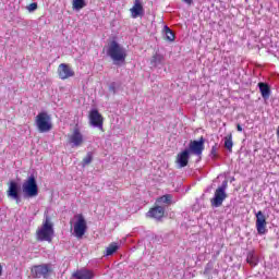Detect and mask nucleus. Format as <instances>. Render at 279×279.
Segmentation results:
<instances>
[{
  "instance_id": "39448f33",
  "label": "nucleus",
  "mask_w": 279,
  "mask_h": 279,
  "mask_svg": "<svg viewBox=\"0 0 279 279\" xmlns=\"http://www.w3.org/2000/svg\"><path fill=\"white\" fill-rule=\"evenodd\" d=\"M31 274L33 278H45L49 279V276L53 274V268L51 267V264H41L33 266L31 269Z\"/></svg>"
},
{
  "instance_id": "f257e3e1",
  "label": "nucleus",
  "mask_w": 279,
  "mask_h": 279,
  "mask_svg": "<svg viewBox=\"0 0 279 279\" xmlns=\"http://www.w3.org/2000/svg\"><path fill=\"white\" fill-rule=\"evenodd\" d=\"M107 56L111 58L113 64H116L117 66H121V64L125 63L128 52L125 51V48H123V46L117 43V40H112L111 43H109Z\"/></svg>"
},
{
  "instance_id": "aec40b11",
  "label": "nucleus",
  "mask_w": 279,
  "mask_h": 279,
  "mask_svg": "<svg viewBox=\"0 0 279 279\" xmlns=\"http://www.w3.org/2000/svg\"><path fill=\"white\" fill-rule=\"evenodd\" d=\"M163 34L165 39L169 40V43H173V40H175V33H173V31H171L167 25L163 26Z\"/></svg>"
},
{
  "instance_id": "423d86ee",
  "label": "nucleus",
  "mask_w": 279,
  "mask_h": 279,
  "mask_svg": "<svg viewBox=\"0 0 279 279\" xmlns=\"http://www.w3.org/2000/svg\"><path fill=\"white\" fill-rule=\"evenodd\" d=\"M36 125L37 130L40 133L50 132L51 125V116L49 113L43 111L36 117Z\"/></svg>"
},
{
  "instance_id": "7c9ffc66",
  "label": "nucleus",
  "mask_w": 279,
  "mask_h": 279,
  "mask_svg": "<svg viewBox=\"0 0 279 279\" xmlns=\"http://www.w3.org/2000/svg\"><path fill=\"white\" fill-rule=\"evenodd\" d=\"M183 3H186L187 5H193V0H182Z\"/></svg>"
},
{
  "instance_id": "6e6552de",
  "label": "nucleus",
  "mask_w": 279,
  "mask_h": 279,
  "mask_svg": "<svg viewBox=\"0 0 279 279\" xmlns=\"http://www.w3.org/2000/svg\"><path fill=\"white\" fill-rule=\"evenodd\" d=\"M205 143L206 140L204 136H202L199 140H191L189 146L185 149L193 156H202Z\"/></svg>"
},
{
  "instance_id": "a211bd4d",
  "label": "nucleus",
  "mask_w": 279,
  "mask_h": 279,
  "mask_svg": "<svg viewBox=\"0 0 279 279\" xmlns=\"http://www.w3.org/2000/svg\"><path fill=\"white\" fill-rule=\"evenodd\" d=\"M258 88L263 99H269L271 96V87H269V84L260 82L258 83Z\"/></svg>"
},
{
  "instance_id": "7ed1b4c3",
  "label": "nucleus",
  "mask_w": 279,
  "mask_h": 279,
  "mask_svg": "<svg viewBox=\"0 0 279 279\" xmlns=\"http://www.w3.org/2000/svg\"><path fill=\"white\" fill-rule=\"evenodd\" d=\"M228 180L222 181L221 185H219L215 193L214 197L210 198L211 208H221L223 206V202L228 199Z\"/></svg>"
},
{
  "instance_id": "20e7f679",
  "label": "nucleus",
  "mask_w": 279,
  "mask_h": 279,
  "mask_svg": "<svg viewBox=\"0 0 279 279\" xmlns=\"http://www.w3.org/2000/svg\"><path fill=\"white\" fill-rule=\"evenodd\" d=\"M53 239V222L49 216L45 217L43 226L37 230V241H48L51 243Z\"/></svg>"
},
{
  "instance_id": "6ab92c4d",
  "label": "nucleus",
  "mask_w": 279,
  "mask_h": 279,
  "mask_svg": "<svg viewBox=\"0 0 279 279\" xmlns=\"http://www.w3.org/2000/svg\"><path fill=\"white\" fill-rule=\"evenodd\" d=\"M246 263L251 265V267H256V265H258V257L256 256L254 251L247 253Z\"/></svg>"
},
{
  "instance_id": "c756f323",
  "label": "nucleus",
  "mask_w": 279,
  "mask_h": 279,
  "mask_svg": "<svg viewBox=\"0 0 279 279\" xmlns=\"http://www.w3.org/2000/svg\"><path fill=\"white\" fill-rule=\"evenodd\" d=\"M210 156H211V158H217V144H215V145L211 147Z\"/></svg>"
},
{
  "instance_id": "c85d7f7f",
  "label": "nucleus",
  "mask_w": 279,
  "mask_h": 279,
  "mask_svg": "<svg viewBox=\"0 0 279 279\" xmlns=\"http://www.w3.org/2000/svg\"><path fill=\"white\" fill-rule=\"evenodd\" d=\"M210 271H213V263H208L206 265L205 270H204V275L208 276V274H210Z\"/></svg>"
},
{
  "instance_id": "4be33fe9",
  "label": "nucleus",
  "mask_w": 279,
  "mask_h": 279,
  "mask_svg": "<svg viewBox=\"0 0 279 279\" xmlns=\"http://www.w3.org/2000/svg\"><path fill=\"white\" fill-rule=\"evenodd\" d=\"M118 250H119V244H117V242H113L109 244V246L106 248L105 256H112Z\"/></svg>"
},
{
  "instance_id": "f3484780",
  "label": "nucleus",
  "mask_w": 279,
  "mask_h": 279,
  "mask_svg": "<svg viewBox=\"0 0 279 279\" xmlns=\"http://www.w3.org/2000/svg\"><path fill=\"white\" fill-rule=\"evenodd\" d=\"M72 278H75V279H93V278H95V274H93V271L88 270V269H81V270H76L72 275Z\"/></svg>"
},
{
  "instance_id": "1a4fd4ad",
  "label": "nucleus",
  "mask_w": 279,
  "mask_h": 279,
  "mask_svg": "<svg viewBox=\"0 0 279 279\" xmlns=\"http://www.w3.org/2000/svg\"><path fill=\"white\" fill-rule=\"evenodd\" d=\"M7 195L10 199H13L16 204H21V184L16 181L9 182V189Z\"/></svg>"
},
{
  "instance_id": "412c9836",
  "label": "nucleus",
  "mask_w": 279,
  "mask_h": 279,
  "mask_svg": "<svg viewBox=\"0 0 279 279\" xmlns=\"http://www.w3.org/2000/svg\"><path fill=\"white\" fill-rule=\"evenodd\" d=\"M72 8L76 12H80V10H84V8H86V0H73Z\"/></svg>"
},
{
  "instance_id": "ddd939ff",
  "label": "nucleus",
  "mask_w": 279,
  "mask_h": 279,
  "mask_svg": "<svg viewBox=\"0 0 279 279\" xmlns=\"http://www.w3.org/2000/svg\"><path fill=\"white\" fill-rule=\"evenodd\" d=\"M189 160H191V154L190 151L185 148L181 153L177 155V165L178 169H184V167L189 166Z\"/></svg>"
},
{
  "instance_id": "473e14b6",
  "label": "nucleus",
  "mask_w": 279,
  "mask_h": 279,
  "mask_svg": "<svg viewBox=\"0 0 279 279\" xmlns=\"http://www.w3.org/2000/svg\"><path fill=\"white\" fill-rule=\"evenodd\" d=\"M3 274V267L0 265V276Z\"/></svg>"
},
{
  "instance_id": "a878e982",
  "label": "nucleus",
  "mask_w": 279,
  "mask_h": 279,
  "mask_svg": "<svg viewBox=\"0 0 279 279\" xmlns=\"http://www.w3.org/2000/svg\"><path fill=\"white\" fill-rule=\"evenodd\" d=\"M171 199H173V196H171V194H166L159 197L158 202H160L161 204H171Z\"/></svg>"
},
{
  "instance_id": "4468645a",
  "label": "nucleus",
  "mask_w": 279,
  "mask_h": 279,
  "mask_svg": "<svg viewBox=\"0 0 279 279\" xmlns=\"http://www.w3.org/2000/svg\"><path fill=\"white\" fill-rule=\"evenodd\" d=\"M58 73L60 80H69V77H73L75 75V72L69 64L66 63H61L58 68Z\"/></svg>"
},
{
  "instance_id": "393cba45",
  "label": "nucleus",
  "mask_w": 279,
  "mask_h": 279,
  "mask_svg": "<svg viewBox=\"0 0 279 279\" xmlns=\"http://www.w3.org/2000/svg\"><path fill=\"white\" fill-rule=\"evenodd\" d=\"M93 162V153L88 151L87 155L83 158L82 167H87V165H90Z\"/></svg>"
},
{
  "instance_id": "bb28decb",
  "label": "nucleus",
  "mask_w": 279,
  "mask_h": 279,
  "mask_svg": "<svg viewBox=\"0 0 279 279\" xmlns=\"http://www.w3.org/2000/svg\"><path fill=\"white\" fill-rule=\"evenodd\" d=\"M26 10H28V12H36V10H38V3L37 2L31 3L28 7H26Z\"/></svg>"
},
{
  "instance_id": "0eeeda50",
  "label": "nucleus",
  "mask_w": 279,
  "mask_h": 279,
  "mask_svg": "<svg viewBox=\"0 0 279 279\" xmlns=\"http://www.w3.org/2000/svg\"><path fill=\"white\" fill-rule=\"evenodd\" d=\"M74 218L76 219L74 223V235L76 239H82L86 234V230H88L86 218L82 214L75 215Z\"/></svg>"
},
{
  "instance_id": "dca6fc26",
  "label": "nucleus",
  "mask_w": 279,
  "mask_h": 279,
  "mask_svg": "<svg viewBox=\"0 0 279 279\" xmlns=\"http://www.w3.org/2000/svg\"><path fill=\"white\" fill-rule=\"evenodd\" d=\"M146 215L151 219H157V221H160V219L165 217V207L156 206L151 208Z\"/></svg>"
},
{
  "instance_id": "b1692460",
  "label": "nucleus",
  "mask_w": 279,
  "mask_h": 279,
  "mask_svg": "<svg viewBox=\"0 0 279 279\" xmlns=\"http://www.w3.org/2000/svg\"><path fill=\"white\" fill-rule=\"evenodd\" d=\"M234 146V143L232 142V134L225 137V147L228 149V151H232V147Z\"/></svg>"
},
{
  "instance_id": "9b49d317",
  "label": "nucleus",
  "mask_w": 279,
  "mask_h": 279,
  "mask_svg": "<svg viewBox=\"0 0 279 279\" xmlns=\"http://www.w3.org/2000/svg\"><path fill=\"white\" fill-rule=\"evenodd\" d=\"M69 143L72 147H82L84 145V135L80 132V129H74L73 134L69 136Z\"/></svg>"
},
{
  "instance_id": "5701e85b",
  "label": "nucleus",
  "mask_w": 279,
  "mask_h": 279,
  "mask_svg": "<svg viewBox=\"0 0 279 279\" xmlns=\"http://www.w3.org/2000/svg\"><path fill=\"white\" fill-rule=\"evenodd\" d=\"M165 60V57L162 56V54H160V53H156L154 57H153V59H151V61H150V64L153 65V66H158L159 64H162V61Z\"/></svg>"
},
{
  "instance_id": "9d476101",
  "label": "nucleus",
  "mask_w": 279,
  "mask_h": 279,
  "mask_svg": "<svg viewBox=\"0 0 279 279\" xmlns=\"http://www.w3.org/2000/svg\"><path fill=\"white\" fill-rule=\"evenodd\" d=\"M89 123L93 128H98V130H104V117L99 113V110L92 109L89 111Z\"/></svg>"
},
{
  "instance_id": "2eb2a0df",
  "label": "nucleus",
  "mask_w": 279,
  "mask_h": 279,
  "mask_svg": "<svg viewBox=\"0 0 279 279\" xmlns=\"http://www.w3.org/2000/svg\"><path fill=\"white\" fill-rule=\"evenodd\" d=\"M132 19H138V16L145 15V9L143 8V3L141 0H135L133 8L130 9Z\"/></svg>"
},
{
  "instance_id": "f03ea898",
  "label": "nucleus",
  "mask_w": 279,
  "mask_h": 279,
  "mask_svg": "<svg viewBox=\"0 0 279 279\" xmlns=\"http://www.w3.org/2000/svg\"><path fill=\"white\" fill-rule=\"evenodd\" d=\"M22 192L24 199L38 197V182L34 174H31L26 180H24L22 184Z\"/></svg>"
},
{
  "instance_id": "cd10ccee",
  "label": "nucleus",
  "mask_w": 279,
  "mask_h": 279,
  "mask_svg": "<svg viewBox=\"0 0 279 279\" xmlns=\"http://www.w3.org/2000/svg\"><path fill=\"white\" fill-rule=\"evenodd\" d=\"M109 93H112L113 95H117V83L116 82L110 83Z\"/></svg>"
},
{
  "instance_id": "2f4dec72",
  "label": "nucleus",
  "mask_w": 279,
  "mask_h": 279,
  "mask_svg": "<svg viewBox=\"0 0 279 279\" xmlns=\"http://www.w3.org/2000/svg\"><path fill=\"white\" fill-rule=\"evenodd\" d=\"M236 130L238 132H243V126H241V124H236Z\"/></svg>"
},
{
  "instance_id": "f8f14e48",
  "label": "nucleus",
  "mask_w": 279,
  "mask_h": 279,
  "mask_svg": "<svg viewBox=\"0 0 279 279\" xmlns=\"http://www.w3.org/2000/svg\"><path fill=\"white\" fill-rule=\"evenodd\" d=\"M256 229L258 234H267V218L260 210L256 214Z\"/></svg>"
}]
</instances>
